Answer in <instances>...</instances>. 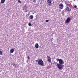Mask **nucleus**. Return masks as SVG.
I'll use <instances>...</instances> for the list:
<instances>
[{
	"label": "nucleus",
	"instance_id": "obj_1",
	"mask_svg": "<svg viewBox=\"0 0 78 78\" xmlns=\"http://www.w3.org/2000/svg\"><path fill=\"white\" fill-rule=\"evenodd\" d=\"M66 11H71V8L69 5V4L66 3Z\"/></svg>",
	"mask_w": 78,
	"mask_h": 78
},
{
	"label": "nucleus",
	"instance_id": "obj_2",
	"mask_svg": "<svg viewBox=\"0 0 78 78\" xmlns=\"http://www.w3.org/2000/svg\"><path fill=\"white\" fill-rule=\"evenodd\" d=\"M38 64L39 65V66H44V62L42 61L41 59H38Z\"/></svg>",
	"mask_w": 78,
	"mask_h": 78
},
{
	"label": "nucleus",
	"instance_id": "obj_3",
	"mask_svg": "<svg viewBox=\"0 0 78 78\" xmlns=\"http://www.w3.org/2000/svg\"><path fill=\"white\" fill-rule=\"evenodd\" d=\"M57 66L58 68L59 69V70H61V69H62V65H61V64L59 63H57Z\"/></svg>",
	"mask_w": 78,
	"mask_h": 78
},
{
	"label": "nucleus",
	"instance_id": "obj_4",
	"mask_svg": "<svg viewBox=\"0 0 78 78\" xmlns=\"http://www.w3.org/2000/svg\"><path fill=\"white\" fill-rule=\"evenodd\" d=\"M47 61L49 62H51V58L49 55L47 56Z\"/></svg>",
	"mask_w": 78,
	"mask_h": 78
},
{
	"label": "nucleus",
	"instance_id": "obj_5",
	"mask_svg": "<svg viewBox=\"0 0 78 78\" xmlns=\"http://www.w3.org/2000/svg\"><path fill=\"white\" fill-rule=\"evenodd\" d=\"M71 20V18L70 17L68 18L66 20L65 22V23H69L70 22V20Z\"/></svg>",
	"mask_w": 78,
	"mask_h": 78
},
{
	"label": "nucleus",
	"instance_id": "obj_6",
	"mask_svg": "<svg viewBox=\"0 0 78 78\" xmlns=\"http://www.w3.org/2000/svg\"><path fill=\"white\" fill-rule=\"evenodd\" d=\"M52 2V0H48L47 3H48V5L49 6H51L52 5V4H51Z\"/></svg>",
	"mask_w": 78,
	"mask_h": 78
},
{
	"label": "nucleus",
	"instance_id": "obj_7",
	"mask_svg": "<svg viewBox=\"0 0 78 78\" xmlns=\"http://www.w3.org/2000/svg\"><path fill=\"white\" fill-rule=\"evenodd\" d=\"M59 9H63V8H64V5L62 3H61L59 5Z\"/></svg>",
	"mask_w": 78,
	"mask_h": 78
},
{
	"label": "nucleus",
	"instance_id": "obj_8",
	"mask_svg": "<svg viewBox=\"0 0 78 78\" xmlns=\"http://www.w3.org/2000/svg\"><path fill=\"white\" fill-rule=\"evenodd\" d=\"M27 5H26V4H25L24 5V6L23 7V11H24V10H25V12H27Z\"/></svg>",
	"mask_w": 78,
	"mask_h": 78
},
{
	"label": "nucleus",
	"instance_id": "obj_9",
	"mask_svg": "<svg viewBox=\"0 0 78 78\" xmlns=\"http://www.w3.org/2000/svg\"><path fill=\"white\" fill-rule=\"evenodd\" d=\"M15 48H14L13 49H12L10 50V52L11 53H12L14 51Z\"/></svg>",
	"mask_w": 78,
	"mask_h": 78
},
{
	"label": "nucleus",
	"instance_id": "obj_10",
	"mask_svg": "<svg viewBox=\"0 0 78 78\" xmlns=\"http://www.w3.org/2000/svg\"><path fill=\"white\" fill-rule=\"evenodd\" d=\"M35 47L36 48H39V44L37 43H36L35 45Z\"/></svg>",
	"mask_w": 78,
	"mask_h": 78
},
{
	"label": "nucleus",
	"instance_id": "obj_11",
	"mask_svg": "<svg viewBox=\"0 0 78 78\" xmlns=\"http://www.w3.org/2000/svg\"><path fill=\"white\" fill-rule=\"evenodd\" d=\"M34 17L33 16V15H31L30 16L29 18L30 19L32 20V19H33Z\"/></svg>",
	"mask_w": 78,
	"mask_h": 78
},
{
	"label": "nucleus",
	"instance_id": "obj_12",
	"mask_svg": "<svg viewBox=\"0 0 78 78\" xmlns=\"http://www.w3.org/2000/svg\"><path fill=\"white\" fill-rule=\"evenodd\" d=\"M63 62V61H62V60L61 59H60L59 61V64H62Z\"/></svg>",
	"mask_w": 78,
	"mask_h": 78
},
{
	"label": "nucleus",
	"instance_id": "obj_13",
	"mask_svg": "<svg viewBox=\"0 0 78 78\" xmlns=\"http://www.w3.org/2000/svg\"><path fill=\"white\" fill-rule=\"evenodd\" d=\"M5 2V0H1V3H4V2Z\"/></svg>",
	"mask_w": 78,
	"mask_h": 78
},
{
	"label": "nucleus",
	"instance_id": "obj_14",
	"mask_svg": "<svg viewBox=\"0 0 78 78\" xmlns=\"http://www.w3.org/2000/svg\"><path fill=\"white\" fill-rule=\"evenodd\" d=\"M12 66H14V67H16V65L14 63L12 64Z\"/></svg>",
	"mask_w": 78,
	"mask_h": 78
},
{
	"label": "nucleus",
	"instance_id": "obj_15",
	"mask_svg": "<svg viewBox=\"0 0 78 78\" xmlns=\"http://www.w3.org/2000/svg\"><path fill=\"white\" fill-rule=\"evenodd\" d=\"M28 25L29 27H31V24L30 23H28Z\"/></svg>",
	"mask_w": 78,
	"mask_h": 78
},
{
	"label": "nucleus",
	"instance_id": "obj_16",
	"mask_svg": "<svg viewBox=\"0 0 78 78\" xmlns=\"http://www.w3.org/2000/svg\"><path fill=\"white\" fill-rule=\"evenodd\" d=\"M2 54H3V52H2V51H0V55H2Z\"/></svg>",
	"mask_w": 78,
	"mask_h": 78
},
{
	"label": "nucleus",
	"instance_id": "obj_17",
	"mask_svg": "<svg viewBox=\"0 0 78 78\" xmlns=\"http://www.w3.org/2000/svg\"><path fill=\"white\" fill-rule=\"evenodd\" d=\"M33 2L34 3H36V1H37V0H33Z\"/></svg>",
	"mask_w": 78,
	"mask_h": 78
},
{
	"label": "nucleus",
	"instance_id": "obj_18",
	"mask_svg": "<svg viewBox=\"0 0 78 78\" xmlns=\"http://www.w3.org/2000/svg\"><path fill=\"white\" fill-rule=\"evenodd\" d=\"M18 3H21V1H20V0H18Z\"/></svg>",
	"mask_w": 78,
	"mask_h": 78
},
{
	"label": "nucleus",
	"instance_id": "obj_19",
	"mask_svg": "<svg viewBox=\"0 0 78 78\" xmlns=\"http://www.w3.org/2000/svg\"><path fill=\"white\" fill-rule=\"evenodd\" d=\"M56 60H57V61H59V60H60V59H59L58 58H56Z\"/></svg>",
	"mask_w": 78,
	"mask_h": 78
},
{
	"label": "nucleus",
	"instance_id": "obj_20",
	"mask_svg": "<svg viewBox=\"0 0 78 78\" xmlns=\"http://www.w3.org/2000/svg\"><path fill=\"white\" fill-rule=\"evenodd\" d=\"M45 22H49V20H46Z\"/></svg>",
	"mask_w": 78,
	"mask_h": 78
},
{
	"label": "nucleus",
	"instance_id": "obj_21",
	"mask_svg": "<svg viewBox=\"0 0 78 78\" xmlns=\"http://www.w3.org/2000/svg\"><path fill=\"white\" fill-rule=\"evenodd\" d=\"M74 8H77V6H76V5H74Z\"/></svg>",
	"mask_w": 78,
	"mask_h": 78
},
{
	"label": "nucleus",
	"instance_id": "obj_22",
	"mask_svg": "<svg viewBox=\"0 0 78 78\" xmlns=\"http://www.w3.org/2000/svg\"><path fill=\"white\" fill-rule=\"evenodd\" d=\"M27 59H30V58H29V56H27Z\"/></svg>",
	"mask_w": 78,
	"mask_h": 78
},
{
	"label": "nucleus",
	"instance_id": "obj_23",
	"mask_svg": "<svg viewBox=\"0 0 78 78\" xmlns=\"http://www.w3.org/2000/svg\"><path fill=\"white\" fill-rule=\"evenodd\" d=\"M36 62H38V60H36Z\"/></svg>",
	"mask_w": 78,
	"mask_h": 78
},
{
	"label": "nucleus",
	"instance_id": "obj_24",
	"mask_svg": "<svg viewBox=\"0 0 78 78\" xmlns=\"http://www.w3.org/2000/svg\"><path fill=\"white\" fill-rule=\"evenodd\" d=\"M55 64H56V63H55Z\"/></svg>",
	"mask_w": 78,
	"mask_h": 78
}]
</instances>
